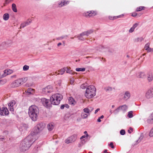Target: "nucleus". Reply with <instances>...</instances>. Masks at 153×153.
I'll use <instances>...</instances> for the list:
<instances>
[{
	"label": "nucleus",
	"mask_w": 153,
	"mask_h": 153,
	"mask_svg": "<svg viewBox=\"0 0 153 153\" xmlns=\"http://www.w3.org/2000/svg\"><path fill=\"white\" fill-rule=\"evenodd\" d=\"M123 14L121 15H119V16H116V17H117L116 18H120L122 17H123Z\"/></svg>",
	"instance_id": "nucleus-56"
},
{
	"label": "nucleus",
	"mask_w": 153,
	"mask_h": 153,
	"mask_svg": "<svg viewBox=\"0 0 153 153\" xmlns=\"http://www.w3.org/2000/svg\"><path fill=\"white\" fill-rule=\"evenodd\" d=\"M13 71L10 69L5 70L4 71V73L5 74H7V75H8L12 73Z\"/></svg>",
	"instance_id": "nucleus-28"
},
{
	"label": "nucleus",
	"mask_w": 153,
	"mask_h": 153,
	"mask_svg": "<svg viewBox=\"0 0 153 153\" xmlns=\"http://www.w3.org/2000/svg\"><path fill=\"white\" fill-rule=\"evenodd\" d=\"M34 139L32 134H30L26 137L21 143L20 150L24 152L28 150L33 142Z\"/></svg>",
	"instance_id": "nucleus-1"
},
{
	"label": "nucleus",
	"mask_w": 153,
	"mask_h": 153,
	"mask_svg": "<svg viewBox=\"0 0 153 153\" xmlns=\"http://www.w3.org/2000/svg\"><path fill=\"white\" fill-rule=\"evenodd\" d=\"M45 126V124L43 123H40L37 124L34 128L33 132H31L30 134H32L33 136L34 139V136L40 133L43 130Z\"/></svg>",
	"instance_id": "nucleus-5"
},
{
	"label": "nucleus",
	"mask_w": 153,
	"mask_h": 153,
	"mask_svg": "<svg viewBox=\"0 0 153 153\" xmlns=\"http://www.w3.org/2000/svg\"><path fill=\"white\" fill-rule=\"evenodd\" d=\"M62 44V43L61 42H59L57 44V46H59L61 45Z\"/></svg>",
	"instance_id": "nucleus-64"
},
{
	"label": "nucleus",
	"mask_w": 153,
	"mask_h": 153,
	"mask_svg": "<svg viewBox=\"0 0 153 153\" xmlns=\"http://www.w3.org/2000/svg\"><path fill=\"white\" fill-rule=\"evenodd\" d=\"M12 10L14 12H17L16 5L15 4L13 3L12 4Z\"/></svg>",
	"instance_id": "nucleus-26"
},
{
	"label": "nucleus",
	"mask_w": 153,
	"mask_h": 153,
	"mask_svg": "<svg viewBox=\"0 0 153 153\" xmlns=\"http://www.w3.org/2000/svg\"><path fill=\"white\" fill-rule=\"evenodd\" d=\"M19 80L21 81V85L23 84V83H25L27 80V77L22 78L19 79Z\"/></svg>",
	"instance_id": "nucleus-22"
},
{
	"label": "nucleus",
	"mask_w": 153,
	"mask_h": 153,
	"mask_svg": "<svg viewBox=\"0 0 153 153\" xmlns=\"http://www.w3.org/2000/svg\"><path fill=\"white\" fill-rule=\"evenodd\" d=\"M119 107H120V110L122 111L123 112H124L128 108L127 106L126 105L119 106Z\"/></svg>",
	"instance_id": "nucleus-19"
},
{
	"label": "nucleus",
	"mask_w": 153,
	"mask_h": 153,
	"mask_svg": "<svg viewBox=\"0 0 153 153\" xmlns=\"http://www.w3.org/2000/svg\"><path fill=\"white\" fill-rule=\"evenodd\" d=\"M6 82V81L5 80L3 79L0 80V85H4Z\"/></svg>",
	"instance_id": "nucleus-44"
},
{
	"label": "nucleus",
	"mask_w": 153,
	"mask_h": 153,
	"mask_svg": "<svg viewBox=\"0 0 153 153\" xmlns=\"http://www.w3.org/2000/svg\"><path fill=\"white\" fill-rule=\"evenodd\" d=\"M31 22V21L30 20L28 19L27 21L22 23L21 25L20 28H24L25 27L29 25Z\"/></svg>",
	"instance_id": "nucleus-16"
},
{
	"label": "nucleus",
	"mask_w": 153,
	"mask_h": 153,
	"mask_svg": "<svg viewBox=\"0 0 153 153\" xmlns=\"http://www.w3.org/2000/svg\"><path fill=\"white\" fill-rule=\"evenodd\" d=\"M63 118L65 120H67V117L66 116V114H65L64 117H63Z\"/></svg>",
	"instance_id": "nucleus-58"
},
{
	"label": "nucleus",
	"mask_w": 153,
	"mask_h": 153,
	"mask_svg": "<svg viewBox=\"0 0 153 153\" xmlns=\"http://www.w3.org/2000/svg\"><path fill=\"white\" fill-rule=\"evenodd\" d=\"M63 96L60 94H55L53 95L50 98L51 104L55 105H59L62 99Z\"/></svg>",
	"instance_id": "nucleus-4"
},
{
	"label": "nucleus",
	"mask_w": 153,
	"mask_h": 153,
	"mask_svg": "<svg viewBox=\"0 0 153 153\" xmlns=\"http://www.w3.org/2000/svg\"><path fill=\"white\" fill-rule=\"evenodd\" d=\"M54 124L53 123H50L47 126L48 128L49 131H51L54 128Z\"/></svg>",
	"instance_id": "nucleus-20"
},
{
	"label": "nucleus",
	"mask_w": 153,
	"mask_h": 153,
	"mask_svg": "<svg viewBox=\"0 0 153 153\" xmlns=\"http://www.w3.org/2000/svg\"><path fill=\"white\" fill-rule=\"evenodd\" d=\"M34 90L33 89L31 88H28L27 91V92L30 94H32L33 93V92H34Z\"/></svg>",
	"instance_id": "nucleus-29"
},
{
	"label": "nucleus",
	"mask_w": 153,
	"mask_h": 153,
	"mask_svg": "<svg viewBox=\"0 0 153 153\" xmlns=\"http://www.w3.org/2000/svg\"><path fill=\"white\" fill-rule=\"evenodd\" d=\"M100 110V109H99V108H98L97 109L95 110V113H95V114H96V113L98 112V111H99V110Z\"/></svg>",
	"instance_id": "nucleus-60"
},
{
	"label": "nucleus",
	"mask_w": 153,
	"mask_h": 153,
	"mask_svg": "<svg viewBox=\"0 0 153 153\" xmlns=\"http://www.w3.org/2000/svg\"><path fill=\"white\" fill-rule=\"evenodd\" d=\"M84 133L86 134V137H88V134H87V131H85L84 132Z\"/></svg>",
	"instance_id": "nucleus-57"
},
{
	"label": "nucleus",
	"mask_w": 153,
	"mask_h": 153,
	"mask_svg": "<svg viewBox=\"0 0 153 153\" xmlns=\"http://www.w3.org/2000/svg\"><path fill=\"white\" fill-rule=\"evenodd\" d=\"M29 68V66L26 65H25L23 67V70L24 71H26L28 70Z\"/></svg>",
	"instance_id": "nucleus-35"
},
{
	"label": "nucleus",
	"mask_w": 153,
	"mask_h": 153,
	"mask_svg": "<svg viewBox=\"0 0 153 153\" xmlns=\"http://www.w3.org/2000/svg\"><path fill=\"white\" fill-rule=\"evenodd\" d=\"M88 116V115L87 114L82 113L81 114V116H82V117L83 119H85V118L87 117Z\"/></svg>",
	"instance_id": "nucleus-38"
},
{
	"label": "nucleus",
	"mask_w": 153,
	"mask_h": 153,
	"mask_svg": "<svg viewBox=\"0 0 153 153\" xmlns=\"http://www.w3.org/2000/svg\"><path fill=\"white\" fill-rule=\"evenodd\" d=\"M134 29H133L132 27H131L129 30V32L130 33H132L134 31Z\"/></svg>",
	"instance_id": "nucleus-52"
},
{
	"label": "nucleus",
	"mask_w": 153,
	"mask_h": 153,
	"mask_svg": "<svg viewBox=\"0 0 153 153\" xmlns=\"http://www.w3.org/2000/svg\"><path fill=\"white\" fill-rule=\"evenodd\" d=\"M109 146L112 149H114V146H113V142H111L109 144Z\"/></svg>",
	"instance_id": "nucleus-50"
},
{
	"label": "nucleus",
	"mask_w": 153,
	"mask_h": 153,
	"mask_svg": "<svg viewBox=\"0 0 153 153\" xmlns=\"http://www.w3.org/2000/svg\"><path fill=\"white\" fill-rule=\"evenodd\" d=\"M143 138V137L141 136L136 141V142L137 143L136 144H137V143H140L141 140H142Z\"/></svg>",
	"instance_id": "nucleus-43"
},
{
	"label": "nucleus",
	"mask_w": 153,
	"mask_h": 153,
	"mask_svg": "<svg viewBox=\"0 0 153 153\" xmlns=\"http://www.w3.org/2000/svg\"><path fill=\"white\" fill-rule=\"evenodd\" d=\"M86 136H85V135H83L80 138V139H82L83 138H85V137Z\"/></svg>",
	"instance_id": "nucleus-63"
},
{
	"label": "nucleus",
	"mask_w": 153,
	"mask_h": 153,
	"mask_svg": "<svg viewBox=\"0 0 153 153\" xmlns=\"http://www.w3.org/2000/svg\"><path fill=\"white\" fill-rule=\"evenodd\" d=\"M70 83L72 85H74V79L72 77L70 79Z\"/></svg>",
	"instance_id": "nucleus-42"
},
{
	"label": "nucleus",
	"mask_w": 153,
	"mask_h": 153,
	"mask_svg": "<svg viewBox=\"0 0 153 153\" xmlns=\"http://www.w3.org/2000/svg\"><path fill=\"white\" fill-rule=\"evenodd\" d=\"M146 97L148 99L152 98L153 97V88H151L146 92Z\"/></svg>",
	"instance_id": "nucleus-8"
},
{
	"label": "nucleus",
	"mask_w": 153,
	"mask_h": 153,
	"mask_svg": "<svg viewBox=\"0 0 153 153\" xmlns=\"http://www.w3.org/2000/svg\"><path fill=\"white\" fill-rule=\"evenodd\" d=\"M53 91L52 86L48 85L42 89V93L44 94H47L52 92Z\"/></svg>",
	"instance_id": "nucleus-7"
},
{
	"label": "nucleus",
	"mask_w": 153,
	"mask_h": 153,
	"mask_svg": "<svg viewBox=\"0 0 153 153\" xmlns=\"http://www.w3.org/2000/svg\"><path fill=\"white\" fill-rule=\"evenodd\" d=\"M147 123L149 124H152L153 123V118L151 116V117L147 119Z\"/></svg>",
	"instance_id": "nucleus-27"
},
{
	"label": "nucleus",
	"mask_w": 153,
	"mask_h": 153,
	"mask_svg": "<svg viewBox=\"0 0 153 153\" xmlns=\"http://www.w3.org/2000/svg\"><path fill=\"white\" fill-rule=\"evenodd\" d=\"M81 35H82L83 36H88L87 34V33L85 31H84L81 33Z\"/></svg>",
	"instance_id": "nucleus-49"
},
{
	"label": "nucleus",
	"mask_w": 153,
	"mask_h": 153,
	"mask_svg": "<svg viewBox=\"0 0 153 153\" xmlns=\"http://www.w3.org/2000/svg\"><path fill=\"white\" fill-rule=\"evenodd\" d=\"M137 13H132L131 16H132L133 17H135L137 16Z\"/></svg>",
	"instance_id": "nucleus-53"
},
{
	"label": "nucleus",
	"mask_w": 153,
	"mask_h": 153,
	"mask_svg": "<svg viewBox=\"0 0 153 153\" xmlns=\"http://www.w3.org/2000/svg\"><path fill=\"white\" fill-rule=\"evenodd\" d=\"M131 96L130 94L129 91H126L124 94L123 98L126 100L129 98Z\"/></svg>",
	"instance_id": "nucleus-18"
},
{
	"label": "nucleus",
	"mask_w": 153,
	"mask_h": 153,
	"mask_svg": "<svg viewBox=\"0 0 153 153\" xmlns=\"http://www.w3.org/2000/svg\"><path fill=\"white\" fill-rule=\"evenodd\" d=\"M13 0H6V3L7 4L9 3L12 1Z\"/></svg>",
	"instance_id": "nucleus-55"
},
{
	"label": "nucleus",
	"mask_w": 153,
	"mask_h": 153,
	"mask_svg": "<svg viewBox=\"0 0 153 153\" xmlns=\"http://www.w3.org/2000/svg\"><path fill=\"white\" fill-rule=\"evenodd\" d=\"M83 111L84 112L88 114L89 113V110L88 108H85L83 109Z\"/></svg>",
	"instance_id": "nucleus-45"
},
{
	"label": "nucleus",
	"mask_w": 153,
	"mask_h": 153,
	"mask_svg": "<svg viewBox=\"0 0 153 153\" xmlns=\"http://www.w3.org/2000/svg\"><path fill=\"white\" fill-rule=\"evenodd\" d=\"M69 104L74 105L76 103L74 99L71 97H70L69 99H68Z\"/></svg>",
	"instance_id": "nucleus-21"
},
{
	"label": "nucleus",
	"mask_w": 153,
	"mask_h": 153,
	"mask_svg": "<svg viewBox=\"0 0 153 153\" xmlns=\"http://www.w3.org/2000/svg\"><path fill=\"white\" fill-rule=\"evenodd\" d=\"M120 111V107H118L114 111L113 113L115 114H117Z\"/></svg>",
	"instance_id": "nucleus-34"
},
{
	"label": "nucleus",
	"mask_w": 153,
	"mask_h": 153,
	"mask_svg": "<svg viewBox=\"0 0 153 153\" xmlns=\"http://www.w3.org/2000/svg\"><path fill=\"white\" fill-rule=\"evenodd\" d=\"M85 70V68H78L76 69V71H84Z\"/></svg>",
	"instance_id": "nucleus-30"
},
{
	"label": "nucleus",
	"mask_w": 153,
	"mask_h": 153,
	"mask_svg": "<svg viewBox=\"0 0 153 153\" xmlns=\"http://www.w3.org/2000/svg\"><path fill=\"white\" fill-rule=\"evenodd\" d=\"M77 135L74 134L68 138V143L74 142L76 140Z\"/></svg>",
	"instance_id": "nucleus-12"
},
{
	"label": "nucleus",
	"mask_w": 153,
	"mask_h": 153,
	"mask_svg": "<svg viewBox=\"0 0 153 153\" xmlns=\"http://www.w3.org/2000/svg\"><path fill=\"white\" fill-rule=\"evenodd\" d=\"M65 69V68H62L60 70H59L58 72L59 73H58V74H60L61 75H62L63 74L65 71H66Z\"/></svg>",
	"instance_id": "nucleus-23"
},
{
	"label": "nucleus",
	"mask_w": 153,
	"mask_h": 153,
	"mask_svg": "<svg viewBox=\"0 0 153 153\" xmlns=\"http://www.w3.org/2000/svg\"><path fill=\"white\" fill-rule=\"evenodd\" d=\"M147 79L149 82H151L153 80V75L152 72H149L147 74Z\"/></svg>",
	"instance_id": "nucleus-17"
},
{
	"label": "nucleus",
	"mask_w": 153,
	"mask_h": 153,
	"mask_svg": "<svg viewBox=\"0 0 153 153\" xmlns=\"http://www.w3.org/2000/svg\"><path fill=\"white\" fill-rule=\"evenodd\" d=\"M21 81L17 79L13 81L11 84V86L12 88H15L18 87L21 85Z\"/></svg>",
	"instance_id": "nucleus-9"
},
{
	"label": "nucleus",
	"mask_w": 153,
	"mask_h": 153,
	"mask_svg": "<svg viewBox=\"0 0 153 153\" xmlns=\"http://www.w3.org/2000/svg\"><path fill=\"white\" fill-rule=\"evenodd\" d=\"M67 4V2L66 1L62 0L58 2L57 7H61L63 6L66 5Z\"/></svg>",
	"instance_id": "nucleus-15"
},
{
	"label": "nucleus",
	"mask_w": 153,
	"mask_h": 153,
	"mask_svg": "<svg viewBox=\"0 0 153 153\" xmlns=\"http://www.w3.org/2000/svg\"><path fill=\"white\" fill-rule=\"evenodd\" d=\"M96 88L93 85H91L88 86L86 88L85 97L88 99H91L94 97L96 95Z\"/></svg>",
	"instance_id": "nucleus-3"
},
{
	"label": "nucleus",
	"mask_w": 153,
	"mask_h": 153,
	"mask_svg": "<svg viewBox=\"0 0 153 153\" xmlns=\"http://www.w3.org/2000/svg\"><path fill=\"white\" fill-rule=\"evenodd\" d=\"M137 76L139 78L144 79L146 77V76L144 72H139L137 73Z\"/></svg>",
	"instance_id": "nucleus-14"
},
{
	"label": "nucleus",
	"mask_w": 153,
	"mask_h": 153,
	"mask_svg": "<svg viewBox=\"0 0 153 153\" xmlns=\"http://www.w3.org/2000/svg\"><path fill=\"white\" fill-rule=\"evenodd\" d=\"M16 104V102L14 100H11L8 104L9 109L11 111H13L14 110V106Z\"/></svg>",
	"instance_id": "nucleus-10"
},
{
	"label": "nucleus",
	"mask_w": 153,
	"mask_h": 153,
	"mask_svg": "<svg viewBox=\"0 0 153 153\" xmlns=\"http://www.w3.org/2000/svg\"><path fill=\"white\" fill-rule=\"evenodd\" d=\"M101 119H100L99 117L98 118V119L97 120V121L99 122H100L101 121V120H100Z\"/></svg>",
	"instance_id": "nucleus-62"
},
{
	"label": "nucleus",
	"mask_w": 153,
	"mask_h": 153,
	"mask_svg": "<svg viewBox=\"0 0 153 153\" xmlns=\"http://www.w3.org/2000/svg\"><path fill=\"white\" fill-rule=\"evenodd\" d=\"M145 7L144 6H140L137 8L136 9V11H139L144 9Z\"/></svg>",
	"instance_id": "nucleus-31"
},
{
	"label": "nucleus",
	"mask_w": 153,
	"mask_h": 153,
	"mask_svg": "<svg viewBox=\"0 0 153 153\" xmlns=\"http://www.w3.org/2000/svg\"><path fill=\"white\" fill-rule=\"evenodd\" d=\"M147 52H153V48H152L150 47L146 50Z\"/></svg>",
	"instance_id": "nucleus-47"
},
{
	"label": "nucleus",
	"mask_w": 153,
	"mask_h": 153,
	"mask_svg": "<svg viewBox=\"0 0 153 153\" xmlns=\"http://www.w3.org/2000/svg\"><path fill=\"white\" fill-rule=\"evenodd\" d=\"M83 36H84L81 35V33H80L79 35H77V38H78V39L83 41L85 39V38H84Z\"/></svg>",
	"instance_id": "nucleus-24"
},
{
	"label": "nucleus",
	"mask_w": 153,
	"mask_h": 153,
	"mask_svg": "<svg viewBox=\"0 0 153 153\" xmlns=\"http://www.w3.org/2000/svg\"><path fill=\"white\" fill-rule=\"evenodd\" d=\"M104 89L106 91H111L112 90L111 88L109 87L105 88Z\"/></svg>",
	"instance_id": "nucleus-40"
},
{
	"label": "nucleus",
	"mask_w": 153,
	"mask_h": 153,
	"mask_svg": "<svg viewBox=\"0 0 153 153\" xmlns=\"http://www.w3.org/2000/svg\"><path fill=\"white\" fill-rule=\"evenodd\" d=\"M6 45V43L5 42H3L2 43V44L0 45V50L2 49H3L4 47V46Z\"/></svg>",
	"instance_id": "nucleus-41"
},
{
	"label": "nucleus",
	"mask_w": 153,
	"mask_h": 153,
	"mask_svg": "<svg viewBox=\"0 0 153 153\" xmlns=\"http://www.w3.org/2000/svg\"><path fill=\"white\" fill-rule=\"evenodd\" d=\"M133 111H129L128 113L127 116L128 117L131 118L133 117Z\"/></svg>",
	"instance_id": "nucleus-32"
},
{
	"label": "nucleus",
	"mask_w": 153,
	"mask_h": 153,
	"mask_svg": "<svg viewBox=\"0 0 153 153\" xmlns=\"http://www.w3.org/2000/svg\"><path fill=\"white\" fill-rule=\"evenodd\" d=\"M64 36H61L56 38L57 40L62 39L64 38Z\"/></svg>",
	"instance_id": "nucleus-54"
},
{
	"label": "nucleus",
	"mask_w": 153,
	"mask_h": 153,
	"mask_svg": "<svg viewBox=\"0 0 153 153\" xmlns=\"http://www.w3.org/2000/svg\"><path fill=\"white\" fill-rule=\"evenodd\" d=\"M84 13L85 16H94L96 15V12L93 10L88 11L85 13Z\"/></svg>",
	"instance_id": "nucleus-13"
},
{
	"label": "nucleus",
	"mask_w": 153,
	"mask_h": 153,
	"mask_svg": "<svg viewBox=\"0 0 153 153\" xmlns=\"http://www.w3.org/2000/svg\"><path fill=\"white\" fill-rule=\"evenodd\" d=\"M28 113L30 117L32 120H36L39 113V109L36 106L32 105L30 106Z\"/></svg>",
	"instance_id": "nucleus-2"
},
{
	"label": "nucleus",
	"mask_w": 153,
	"mask_h": 153,
	"mask_svg": "<svg viewBox=\"0 0 153 153\" xmlns=\"http://www.w3.org/2000/svg\"><path fill=\"white\" fill-rule=\"evenodd\" d=\"M9 113L8 109L6 107H3L0 109V114L1 115H5L8 114Z\"/></svg>",
	"instance_id": "nucleus-11"
},
{
	"label": "nucleus",
	"mask_w": 153,
	"mask_h": 153,
	"mask_svg": "<svg viewBox=\"0 0 153 153\" xmlns=\"http://www.w3.org/2000/svg\"><path fill=\"white\" fill-rule=\"evenodd\" d=\"M88 36L90 34L92 33L93 32V30H89L85 31Z\"/></svg>",
	"instance_id": "nucleus-36"
},
{
	"label": "nucleus",
	"mask_w": 153,
	"mask_h": 153,
	"mask_svg": "<svg viewBox=\"0 0 153 153\" xmlns=\"http://www.w3.org/2000/svg\"><path fill=\"white\" fill-rule=\"evenodd\" d=\"M87 86V84L84 83V84H82L81 85L80 87L82 89H85L86 88Z\"/></svg>",
	"instance_id": "nucleus-37"
},
{
	"label": "nucleus",
	"mask_w": 153,
	"mask_h": 153,
	"mask_svg": "<svg viewBox=\"0 0 153 153\" xmlns=\"http://www.w3.org/2000/svg\"><path fill=\"white\" fill-rule=\"evenodd\" d=\"M138 25V24L137 23H135L132 27L134 29L137 27V26Z\"/></svg>",
	"instance_id": "nucleus-48"
},
{
	"label": "nucleus",
	"mask_w": 153,
	"mask_h": 153,
	"mask_svg": "<svg viewBox=\"0 0 153 153\" xmlns=\"http://www.w3.org/2000/svg\"><path fill=\"white\" fill-rule=\"evenodd\" d=\"M9 16L8 13L4 14L3 16V19L5 21L7 20L9 18Z\"/></svg>",
	"instance_id": "nucleus-25"
},
{
	"label": "nucleus",
	"mask_w": 153,
	"mask_h": 153,
	"mask_svg": "<svg viewBox=\"0 0 153 153\" xmlns=\"http://www.w3.org/2000/svg\"><path fill=\"white\" fill-rule=\"evenodd\" d=\"M116 16H114L113 17V19H110L111 20H114L116 19H117V18H116Z\"/></svg>",
	"instance_id": "nucleus-61"
},
{
	"label": "nucleus",
	"mask_w": 153,
	"mask_h": 153,
	"mask_svg": "<svg viewBox=\"0 0 153 153\" xmlns=\"http://www.w3.org/2000/svg\"><path fill=\"white\" fill-rule=\"evenodd\" d=\"M149 136L150 137H153V127L150 130L149 133Z\"/></svg>",
	"instance_id": "nucleus-33"
},
{
	"label": "nucleus",
	"mask_w": 153,
	"mask_h": 153,
	"mask_svg": "<svg viewBox=\"0 0 153 153\" xmlns=\"http://www.w3.org/2000/svg\"><path fill=\"white\" fill-rule=\"evenodd\" d=\"M41 102L43 105L47 107H50L51 106V102L49 100L45 98L41 99Z\"/></svg>",
	"instance_id": "nucleus-6"
},
{
	"label": "nucleus",
	"mask_w": 153,
	"mask_h": 153,
	"mask_svg": "<svg viewBox=\"0 0 153 153\" xmlns=\"http://www.w3.org/2000/svg\"><path fill=\"white\" fill-rule=\"evenodd\" d=\"M149 43H147L146 44L144 47V48L146 50L148 49L149 48Z\"/></svg>",
	"instance_id": "nucleus-39"
},
{
	"label": "nucleus",
	"mask_w": 153,
	"mask_h": 153,
	"mask_svg": "<svg viewBox=\"0 0 153 153\" xmlns=\"http://www.w3.org/2000/svg\"><path fill=\"white\" fill-rule=\"evenodd\" d=\"M56 83H57V84L58 85L60 86L61 83V81L60 80H59L57 82H56Z\"/></svg>",
	"instance_id": "nucleus-51"
},
{
	"label": "nucleus",
	"mask_w": 153,
	"mask_h": 153,
	"mask_svg": "<svg viewBox=\"0 0 153 153\" xmlns=\"http://www.w3.org/2000/svg\"><path fill=\"white\" fill-rule=\"evenodd\" d=\"M65 107V106L64 105H62L60 107V108L61 109H63Z\"/></svg>",
	"instance_id": "nucleus-59"
},
{
	"label": "nucleus",
	"mask_w": 153,
	"mask_h": 153,
	"mask_svg": "<svg viewBox=\"0 0 153 153\" xmlns=\"http://www.w3.org/2000/svg\"><path fill=\"white\" fill-rule=\"evenodd\" d=\"M120 133L122 135H124L125 134V131L123 129L121 130L120 131Z\"/></svg>",
	"instance_id": "nucleus-46"
}]
</instances>
